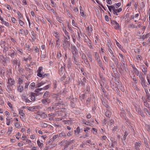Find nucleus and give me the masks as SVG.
I'll return each mask as SVG.
<instances>
[{"label": "nucleus", "mask_w": 150, "mask_h": 150, "mask_svg": "<svg viewBox=\"0 0 150 150\" xmlns=\"http://www.w3.org/2000/svg\"><path fill=\"white\" fill-rule=\"evenodd\" d=\"M116 64L117 67L118 69L119 72L121 74L124 73V68H126L127 67L125 65V63L120 62L118 64L117 62Z\"/></svg>", "instance_id": "nucleus-1"}, {"label": "nucleus", "mask_w": 150, "mask_h": 150, "mask_svg": "<svg viewBox=\"0 0 150 150\" xmlns=\"http://www.w3.org/2000/svg\"><path fill=\"white\" fill-rule=\"evenodd\" d=\"M65 38L62 40V43L63 47L65 50H66L67 48L70 46V42L67 40V37L64 36Z\"/></svg>", "instance_id": "nucleus-2"}, {"label": "nucleus", "mask_w": 150, "mask_h": 150, "mask_svg": "<svg viewBox=\"0 0 150 150\" xmlns=\"http://www.w3.org/2000/svg\"><path fill=\"white\" fill-rule=\"evenodd\" d=\"M0 61L5 66V64H6L9 62L8 58L6 56L3 55L0 56Z\"/></svg>", "instance_id": "nucleus-3"}, {"label": "nucleus", "mask_w": 150, "mask_h": 150, "mask_svg": "<svg viewBox=\"0 0 150 150\" xmlns=\"http://www.w3.org/2000/svg\"><path fill=\"white\" fill-rule=\"evenodd\" d=\"M100 84L101 86V88L102 90H103V89H104L103 86H104V83L105 82V79L102 75H100Z\"/></svg>", "instance_id": "nucleus-4"}, {"label": "nucleus", "mask_w": 150, "mask_h": 150, "mask_svg": "<svg viewBox=\"0 0 150 150\" xmlns=\"http://www.w3.org/2000/svg\"><path fill=\"white\" fill-rule=\"evenodd\" d=\"M71 49L73 55H76L77 54V50L75 46L71 45Z\"/></svg>", "instance_id": "nucleus-5"}, {"label": "nucleus", "mask_w": 150, "mask_h": 150, "mask_svg": "<svg viewBox=\"0 0 150 150\" xmlns=\"http://www.w3.org/2000/svg\"><path fill=\"white\" fill-rule=\"evenodd\" d=\"M72 60L73 63L76 65L78 66L80 65V63L78 60L76 55H72Z\"/></svg>", "instance_id": "nucleus-6"}, {"label": "nucleus", "mask_w": 150, "mask_h": 150, "mask_svg": "<svg viewBox=\"0 0 150 150\" xmlns=\"http://www.w3.org/2000/svg\"><path fill=\"white\" fill-rule=\"evenodd\" d=\"M85 41L87 44L91 49H93V47L91 45V41L87 37H86V38H85Z\"/></svg>", "instance_id": "nucleus-7"}, {"label": "nucleus", "mask_w": 150, "mask_h": 150, "mask_svg": "<svg viewBox=\"0 0 150 150\" xmlns=\"http://www.w3.org/2000/svg\"><path fill=\"white\" fill-rule=\"evenodd\" d=\"M111 23L115 25L114 27L115 29H117L120 28V26L118 23H117L115 21H112L111 19L110 20Z\"/></svg>", "instance_id": "nucleus-8"}, {"label": "nucleus", "mask_w": 150, "mask_h": 150, "mask_svg": "<svg viewBox=\"0 0 150 150\" xmlns=\"http://www.w3.org/2000/svg\"><path fill=\"white\" fill-rule=\"evenodd\" d=\"M29 96L31 97V99L32 101H35V96H37V94L31 92L29 94Z\"/></svg>", "instance_id": "nucleus-9"}, {"label": "nucleus", "mask_w": 150, "mask_h": 150, "mask_svg": "<svg viewBox=\"0 0 150 150\" xmlns=\"http://www.w3.org/2000/svg\"><path fill=\"white\" fill-rule=\"evenodd\" d=\"M95 58L98 62H100L101 60L100 59V57L97 52H95Z\"/></svg>", "instance_id": "nucleus-10"}, {"label": "nucleus", "mask_w": 150, "mask_h": 150, "mask_svg": "<svg viewBox=\"0 0 150 150\" xmlns=\"http://www.w3.org/2000/svg\"><path fill=\"white\" fill-rule=\"evenodd\" d=\"M15 81L14 79H13L10 78L8 79V83L9 84V85L12 86L15 83Z\"/></svg>", "instance_id": "nucleus-11"}, {"label": "nucleus", "mask_w": 150, "mask_h": 150, "mask_svg": "<svg viewBox=\"0 0 150 150\" xmlns=\"http://www.w3.org/2000/svg\"><path fill=\"white\" fill-rule=\"evenodd\" d=\"M8 55H10L11 57H14V55H16L15 52L13 50H12L10 51L9 52Z\"/></svg>", "instance_id": "nucleus-12"}, {"label": "nucleus", "mask_w": 150, "mask_h": 150, "mask_svg": "<svg viewBox=\"0 0 150 150\" xmlns=\"http://www.w3.org/2000/svg\"><path fill=\"white\" fill-rule=\"evenodd\" d=\"M140 79L141 81V83L143 86V85H145V80L144 78L142 76H139Z\"/></svg>", "instance_id": "nucleus-13"}, {"label": "nucleus", "mask_w": 150, "mask_h": 150, "mask_svg": "<svg viewBox=\"0 0 150 150\" xmlns=\"http://www.w3.org/2000/svg\"><path fill=\"white\" fill-rule=\"evenodd\" d=\"M0 20L2 21V24H4L7 27H9L10 25L8 22L5 21L1 17H0Z\"/></svg>", "instance_id": "nucleus-14"}, {"label": "nucleus", "mask_w": 150, "mask_h": 150, "mask_svg": "<svg viewBox=\"0 0 150 150\" xmlns=\"http://www.w3.org/2000/svg\"><path fill=\"white\" fill-rule=\"evenodd\" d=\"M102 103L103 105L107 108H109V106L108 105V102L107 100L103 99H101Z\"/></svg>", "instance_id": "nucleus-15"}, {"label": "nucleus", "mask_w": 150, "mask_h": 150, "mask_svg": "<svg viewBox=\"0 0 150 150\" xmlns=\"http://www.w3.org/2000/svg\"><path fill=\"white\" fill-rule=\"evenodd\" d=\"M141 145V142H136L135 144V149H138Z\"/></svg>", "instance_id": "nucleus-16"}, {"label": "nucleus", "mask_w": 150, "mask_h": 150, "mask_svg": "<svg viewBox=\"0 0 150 150\" xmlns=\"http://www.w3.org/2000/svg\"><path fill=\"white\" fill-rule=\"evenodd\" d=\"M59 136L58 134L55 135L53 137L51 138L50 140L48 142L49 143L51 142V141H54L55 139H56Z\"/></svg>", "instance_id": "nucleus-17"}, {"label": "nucleus", "mask_w": 150, "mask_h": 150, "mask_svg": "<svg viewBox=\"0 0 150 150\" xmlns=\"http://www.w3.org/2000/svg\"><path fill=\"white\" fill-rule=\"evenodd\" d=\"M109 45H110V43H109ZM112 47L110 45H108V49L109 51V52L112 55L113 54V52L112 51Z\"/></svg>", "instance_id": "nucleus-18"}, {"label": "nucleus", "mask_w": 150, "mask_h": 150, "mask_svg": "<svg viewBox=\"0 0 150 150\" xmlns=\"http://www.w3.org/2000/svg\"><path fill=\"white\" fill-rule=\"evenodd\" d=\"M31 38L33 40H35L36 39V34L34 33L33 31H32L31 33Z\"/></svg>", "instance_id": "nucleus-19"}, {"label": "nucleus", "mask_w": 150, "mask_h": 150, "mask_svg": "<svg viewBox=\"0 0 150 150\" xmlns=\"http://www.w3.org/2000/svg\"><path fill=\"white\" fill-rule=\"evenodd\" d=\"M106 116L107 117H110L111 115V113L109 110H107L105 114Z\"/></svg>", "instance_id": "nucleus-20"}, {"label": "nucleus", "mask_w": 150, "mask_h": 150, "mask_svg": "<svg viewBox=\"0 0 150 150\" xmlns=\"http://www.w3.org/2000/svg\"><path fill=\"white\" fill-rule=\"evenodd\" d=\"M47 109L49 110H57L59 109V108H57V107H49Z\"/></svg>", "instance_id": "nucleus-21"}, {"label": "nucleus", "mask_w": 150, "mask_h": 150, "mask_svg": "<svg viewBox=\"0 0 150 150\" xmlns=\"http://www.w3.org/2000/svg\"><path fill=\"white\" fill-rule=\"evenodd\" d=\"M87 56L89 60H90L91 62H92V55L90 52H88L87 54Z\"/></svg>", "instance_id": "nucleus-22"}, {"label": "nucleus", "mask_w": 150, "mask_h": 150, "mask_svg": "<svg viewBox=\"0 0 150 150\" xmlns=\"http://www.w3.org/2000/svg\"><path fill=\"white\" fill-rule=\"evenodd\" d=\"M80 132V128L78 127L76 130H74V134L76 135H77L79 134Z\"/></svg>", "instance_id": "nucleus-23"}, {"label": "nucleus", "mask_w": 150, "mask_h": 150, "mask_svg": "<svg viewBox=\"0 0 150 150\" xmlns=\"http://www.w3.org/2000/svg\"><path fill=\"white\" fill-rule=\"evenodd\" d=\"M80 12L81 15L82 17H83L84 16V13L83 11V10H82V7L81 6H80Z\"/></svg>", "instance_id": "nucleus-24"}, {"label": "nucleus", "mask_w": 150, "mask_h": 150, "mask_svg": "<svg viewBox=\"0 0 150 150\" xmlns=\"http://www.w3.org/2000/svg\"><path fill=\"white\" fill-rule=\"evenodd\" d=\"M122 110H121L120 112V115L121 116H122L123 117H125L126 115L125 111L122 108Z\"/></svg>", "instance_id": "nucleus-25"}, {"label": "nucleus", "mask_w": 150, "mask_h": 150, "mask_svg": "<svg viewBox=\"0 0 150 150\" xmlns=\"http://www.w3.org/2000/svg\"><path fill=\"white\" fill-rule=\"evenodd\" d=\"M23 90V87L22 86L19 85L18 87V91L20 92H21Z\"/></svg>", "instance_id": "nucleus-26"}, {"label": "nucleus", "mask_w": 150, "mask_h": 150, "mask_svg": "<svg viewBox=\"0 0 150 150\" xmlns=\"http://www.w3.org/2000/svg\"><path fill=\"white\" fill-rule=\"evenodd\" d=\"M59 136L61 137H67V135L64 132H62L59 134Z\"/></svg>", "instance_id": "nucleus-27"}, {"label": "nucleus", "mask_w": 150, "mask_h": 150, "mask_svg": "<svg viewBox=\"0 0 150 150\" xmlns=\"http://www.w3.org/2000/svg\"><path fill=\"white\" fill-rule=\"evenodd\" d=\"M86 78L84 77L82 80L81 81V85L83 86H84L85 85V83L86 82Z\"/></svg>", "instance_id": "nucleus-28"}, {"label": "nucleus", "mask_w": 150, "mask_h": 150, "mask_svg": "<svg viewBox=\"0 0 150 150\" xmlns=\"http://www.w3.org/2000/svg\"><path fill=\"white\" fill-rule=\"evenodd\" d=\"M135 74L137 76L139 74V71L136 68L134 69L133 74Z\"/></svg>", "instance_id": "nucleus-29"}, {"label": "nucleus", "mask_w": 150, "mask_h": 150, "mask_svg": "<svg viewBox=\"0 0 150 150\" xmlns=\"http://www.w3.org/2000/svg\"><path fill=\"white\" fill-rule=\"evenodd\" d=\"M150 36V33H148L146 35H144L142 38V39L143 40H144L146 38H147L148 37Z\"/></svg>", "instance_id": "nucleus-30"}, {"label": "nucleus", "mask_w": 150, "mask_h": 150, "mask_svg": "<svg viewBox=\"0 0 150 150\" xmlns=\"http://www.w3.org/2000/svg\"><path fill=\"white\" fill-rule=\"evenodd\" d=\"M81 56L83 60L85 61L86 60H87V57L83 53H82V54H81Z\"/></svg>", "instance_id": "nucleus-31"}, {"label": "nucleus", "mask_w": 150, "mask_h": 150, "mask_svg": "<svg viewBox=\"0 0 150 150\" xmlns=\"http://www.w3.org/2000/svg\"><path fill=\"white\" fill-rule=\"evenodd\" d=\"M37 143L38 146L40 148H42L43 145V144L42 143H41L39 140H37Z\"/></svg>", "instance_id": "nucleus-32"}, {"label": "nucleus", "mask_w": 150, "mask_h": 150, "mask_svg": "<svg viewBox=\"0 0 150 150\" xmlns=\"http://www.w3.org/2000/svg\"><path fill=\"white\" fill-rule=\"evenodd\" d=\"M54 34H55V35L56 38L57 39V40H60V38H59V34L57 33V32H54Z\"/></svg>", "instance_id": "nucleus-33"}, {"label": "nucleus", "mask_w": 150, "mask_h": 150, "mask_svg": "<svg viewBox=\"0 0 150 150\" xmlns=\"http://www.w3.org/2000/svg\"><path fill=\"white\" fill-rule=\"evenodd\" d=\"M147 69L146 67H143V69H142V72L144 73V74L145 75L146 74L147 72Z\"/></svg>", "instance_id": "nucleus-34"}, {"label": "nucleus", "mask_w": 150, "mask_h": 150, "mask_svg": "<svg viewBox=\"0 0 150 150\" xmlns=\"http://www.w3.org/2000/svg\"><path fill=\"white\" fill-rule=\"evenodd\" d=\"M50 94V92L49 91H46L44 94L43 98H45L48 96V95Z\"/></svg>", "instance_id": "nucleus-35"}, {"label": "nucleus", "mask_w": 150, "mask_h": 150, "mask_svg": "<svg viewBox=\"0 0 150 150\" xmlns=\"http://www.w3.org/2000/svg\"><path fill=\"white\" fill-rule=\"evenodd\" d=\"M9 86V85L7 86L6 88L7 91L9 93L10 92L12 91L11 87Z\"/></svg>", "instance_id": "nucleus-36"}, {"label": "nucleus", "mask_w": 150, "mask_h": 150, "mask_svg": "<svg viewBox=\"0 0 150 150\" xmlns=\"http://www.w3.org/2000/svg\"><path fill=\"white\" fill-rule=\"evenodd\" d=\"M45 83L43 82H41L39 83L36 85L37 87H39L42 86Z\"/></svg>", "instance_id": "nucleus-37"}, {"label": "nucleus", "mask_w": 150, "mask_h": 150, "mask_svg": "<svg viewBox=\"0 0 150 150\" xmlns=\"http://www.w3.org/2000/svg\"><path fill=\"white\" fill-rule=\"evenodd\" d=\"M133 76H131V77H132V79H133L135 83L136 84L137 83V79L135 76V75H134L133 74Z\"/></svg>", "instance_id": "nucleus-38"}, {"label": "nucleus", "mask_w": 150, "mask_h": 150, "mask_svg": "<svg viewBox=\"0 0 150 150\" xmlns=\"http://www.w3.org/2000/svg\"><path fill=\"white\" fill-rule=\"evenodd\" d=\"M128 134V133L127 132H125L123 137V139L124 140H125L126 138V137Z\"/></svg>", "instance_id": "nucleus-39"}, {"label": "nucleus", "mask_w": 150, "mask_h": 150, "mask_svg": "<svg viewBox=\"0 0 150 150\" xmlns=\"http://www.w3.org/2000/svg\"><path fill=\"white\" fill-rule=\"evenodd\" d=\"M113 55V56H112V58L113 59V61L115 62V64H116L117 62H118V60L117 59L115 58V55H114V54Z\"/></svg>", "instance_id": "nucleus-40"}, {"label": "nucleus", "mask_w": 150, "mask_h": 150, "mask_svg": "<svg viewBox=\"0 0 150 150\" xmlns=\"http://www.w3.org/2000/svg\"><path fill=\"white\" fill-rule=\"evenodd\" d=\"M64 143L66 144V146H68L70 144V143L69 142V140L67 141V140H64Z\"/></svg>", "instance_id": "nucleus-41"}, {"label": "nucleus", "mask_w": 150, "mask_h": 150, "mask_svg": "<svg viewBox=\"0 0 150 150\" xmlns=\"http://www.w3.org/2000/svg\"><path fill=\"white\" fill-rule=\"evenodd\" d=\"M82 123L85 125H88L89 122L88 121H86V120H83L82 121Z\"/></svg>", "instance_id": "nucleus-42"}, {"label": "nucleus", "mask_w": 150, "mask_h": 150, "mask_svg": "<svg viewBox=\"0 0 150 150\" xmlns=\"http://www.w3.org/2000/svg\"><path fill=\"white\" fill-rule=\"evenodd\" d=\"M41 101L42 103L45 105H47L48 104V103L47 102L46 100L45 99H43Z\"/></svg>", "instance_id": "nucleus-43"}, {"label": "nucleus", "mask_w": 150, "mask_h": 150, "mask_svg": "<svg viewBox=\"0 0 150 150\" xmlns=\"http://www.w3.org/2000/svg\"><path fill=\"white\" fill-rule=\"evenodd\" d=\"M135 107L136 111L138 112H139L140 110V109L139 108V106H138L135 105Z\"/></svg>", "instance_id": "nucleus-44"}, {"label": "nucleus", "mask_w": 150, "mask_h": 150, "mask_svg": "<svg viewBox=\"0 0 150 150\" xmlns=\"http://www.w3.org/2000/svg\"><path fill=\"white\" fill-rule=\"evenodd\" d=\"M12 118L8 119V118H6V124L8 125H9L10 124V121Z\"/></svg>", "instance_id": "nucleus-45"}, {"label": "nucleus", "mask_w": 150, "mask_h": 150, "mask_svg": "<svg viewBox=\"0 0 150 150\" xmlns=\"http://www.w3.org/2000/svg\"><path fill=\"white\" fill-rule=\"evenodd\" d=\"M11 62L14 65H15V64H17L18 63L17 60H15V59L13 60H12Z\"/></svg>", "instance_id": "nucleus-46"}, {"label": "nucleus", "mask_w": 150, "mask_h": 150, "mask_svg": "<svg viewBox=\"0 0 150 150\" xmlns=\"http://www.w3.org/2000/svg\"><path fill=\"white\" fill-rule=\"evenodd\" d=\"M19 114L20 115L23 117V118H24V116L25 115L24 113L23 112V110H20L19 112Z\"/></svg>", "instance_id": "nucleus-47"}, {"label": "nucleus", "mask_w": 150, "mask_h": 150, "mask_svg": "<svg viewBox=\"0 0 150 150\" xmlns=\"http://www.w3.org/2000/svg\"><path fill=\"white\" fill-rule=\"evenodd\" d=\"M33 50L35 51V52L37 53H38L39 52V48L37 47H35L33 48Z\"/></svg>", "instance_id": "nucleus-48"}, {"label": "nucleus", "mask_w": 150, "mask_h": 150, "mask_svg": "<svg viewBox=\"0 0 150 150\" xmlns=\"http://www.w3.org/2000/svg\"><path fill=\"white\" fill-rule=\"evenodd\" d=\"M42 89L43 88H38L35 89V93H38L40 91H41Z\"/></svg>", "instance_id": "nucleus-49"}, {"label": "nucleus", "mask_w": 150, "mask_h": 150, "mask_svg": "<svg viewBox=\"0 0 150 150\" xmlns=\"http://www.w3.org/2000/svg\"><path fill=\"white\" fill-rule=\"evenodd\" d=\"M87 30H88V32L89 33H90V32H91L92 31L93 29L92 27L89 28V26H88L87 27Z\"/></svg>", "instance_id": "nucleus-50"}, {"label": "nucleus", "mask_w": 150, "mask_h": 150, "mask_svg": "<svg viewBox=\"0 0 150 150\" xmlns=\"http://www.w3.org/2000/svg\"><path fill=\"white\" fill-rule=\"evenodd\" d=\"M120 56L121 57L122 59L121 62H122L123 63V62H124V56L121 54L119 53V54Z\"/></svg>", "instance_id": "nucleus-51"}, {"label": "nucleus", "mask_w": 150, "mask_h": 150, "mask_svg": "<svg viewBox=\"0 0 150 150\" xmlns=\"http://www.w3.org/2000/svg\"><path fill=\"white\" fill-rule=\"evenodd\" d=\"M65 32V34L67 36V40H70V36L69 35V33L67 31H66Z\"/></svg>", "instance_id": "nucleus-52"}, {"label": "nucleus", "mask_w": 150, "mask_h": 150, "mask_svg": "<svg viewBox=\"0 0 150 150\" xmlns=\"http://www.w3.org/2000/svg\"><path fill=\"white\" fill-rule=\"evenodd\" d=\"M19 23L21 26H23L24 24V23L21 20H19L18 21Z\"/></svg>", "instance_id": "nucleus-53"}, {"label": "nucleus", "mask_w": 150, "mask_h": 150, "mask_svg": "<svg viewBox=\"0 0 150 150\" xmlns=\"http://www.w3.org/2000/svg\"><path fill=\"white\" fill-rule=\"evenodd\" d=\"M43 69V67H40L39 68L38 70L37 71L39 73H41V71H42Z\"/></svg>", "instance_id": "nucleus-54"}, {"label": "nucleus", "mask_w": 150, "mask_h": 150, "mask_svg": "<svg viewBox=\"0 0 150 150\" xmlns=\"http://www.w3.org/2000/svg\"><path fill=\"white\" fill-rule=\"evenodd\" d=\"M24 30L23 29H21L20 30V31L19 32V34L23 35Z\"/></svg>", "instance_id": "nucleus-55"}, {"label": "nucleus", "mask_w": 150, "mask_h": 150, "mask_svg": "<svg viewBox=\"0 0 150 150\" xmlns=\"http://www.w3.org/2000/svg\"><path fill=\"white\" fill-rule=\"evenodd\" d=\"M30 83L29 82H27L25 83V86L24 88L25 89H27L28 87V86L29 85Z\"/></svg>", "instance_id": "nucleus-56"}, {"label": "nucleus", "mask_w": 150, "mask_h": 150, "mask_svg": "<svg viewBox=\"0 0 150 150\" xmlns=\"http://www.w3.org/2000/svg\"><path fill=\"white\" fill-rule=\"evenodd\" d=\"M107 6L108 8L110 7L111 9H115V8L114 6L111 5V6H109L108 5H107Z\"/></svg>", "instance_id": "nucleus-57"}, {"label": "nucleus", "mask_w": 150, "mask_h": 150, "mask_svg": "<svg viewBox=\"0 0 150 150\" xmlns=\"http://www.w3.org/2000/svg\"><path fill=\"white\" fill-rule=\"evenodd\" d=\"M50 87V86L49 85H47L45 86L43 88V89L44 90H46L48 89Z\"/></svg>", "instance_id": "nucleus-58"}, {"label": "nucleus", "mask_w": 150, "mask_h": 150, "mask_svg": "<svg viewBox=\"0 0 150 150\" xmlns=\"http://www.w3.org/2000/svg\"><path fill=\"white\" fill-rule=\"evenodd\" d=\"M92 129L93 130V134H97V130L95 128H93Z\"/></svg>", "instance_id": "nucleus-59"}, {"label": "nucleus", "mask_w": 150, "mask_h": 150, "mask_svg": "<svg viewBox=\"0 0 150 150\" xmlns=\"http://www.w3.org/2000/svg\"><path fill=\"white\" fill-rule=\"evenodd\" d=\"M20 133L19 132H18L16 136V138L18 139H20Z\"/></svg>", "instance_id": "nucleus-60"}, {"label": "nucleus", "mask_w": 150, "mask_h": 150, "mask_svg": "<svg viewBox=\"0 0 150 150\" xmlns=\"http://www.w3.org/2000/svg\"><path fill=\"white\" fill-rule=\"evenodd\" d=\"M43 73H42V72L39 73L38 72L37 74V76L40 77H42V74Z\"/></svg>", "instance_id": "nucleus-61"}, {"label": "nucleus", "mask_w": 150, "mask_h": 150, "mask_svg": "<svg viewBox=\"0 0 150 150\" xmlns=\"http://www.w3.org/2000/svg\"><path fill=\"white\" fill-rule=\"evenodd\" d=\"M114 122L113 120H110V122L109 123V125H111L114 123Z\"/></svg>", "instance_id": "nucleus-62"}, {"label": "nucleus", "mask_w": 150, "mask_h": 150, "mask_svg": "<svg viewBox=\"0 0 150 150\" xmlns=\"http://www.w3.org/2000/svg\"><path fill=\"white\" fill-rule=\"evenodd\" d=\"M20 126V124L18 122H16L15 124V126L16 127H18Z\"/></svg>", "instance_id": "nucleus-63"}, {"label": "nucleus", "mask_w": 150, "mask_h": 150, "mask_svg": "<svg viewBox=\"0 0 150 150\" xmlns=\"http://www.w3.org/2000/svg\"><path fill=\"white\" fill-rule=\"evenodd\" d=\"M146 92V96H147V99L149 100L148 101H149H149L150 102V96H149V94H148L147 92Z\"/></svg>", "instance_id": "nucleus-64"}]
</instances>
